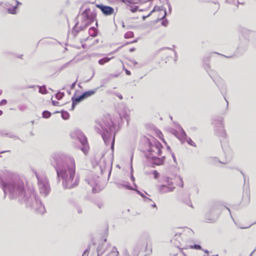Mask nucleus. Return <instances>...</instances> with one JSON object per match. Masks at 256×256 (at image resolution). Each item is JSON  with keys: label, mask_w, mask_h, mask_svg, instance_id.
Returning <instances> with one entry per match:
<instances>
[{"label": "nucleus", "mask_w": 256, "mask_h": 256, "mask_svg": "<svg viewBox=\"0 0 256 256\" xmlns=\"http://www.w3.org/2000/svg\"><path fill=\"white\" fill-rule=\"evenodd\" d=\"M2 94V90H0V95Z\"/></svg>", "instance_id": "47"}, {"label": "nucleus", "mask_w": 256, "mask_h": 256, "mask_svg": "<svg viewBox=\"0 0 256 256\" xmlns=\"http://www.w3.org/2000/svg\"><path fill=\"white\" fill-rule=\"evenodd\" d=\"M156 162H155V164H158V165H160V164H162V162H163V160H162V159L160 158H156Z\"/></svg>", "instance_id": "23"}, {"label": "nucleus", "mask_w": 256, "mask_h": 256, "mask_svg": "<svg viewBox=\"0 0 256 256\" xmlns=\"http://www.w3.org/2000/svg\"><path fill=\"white\" fill-rule=\"evenodd\" d=\"M114 136L113 140H112V145H111V148L112 150L114 148Z\"/></svg>", "instance_id": "28"}, {"label": "nucleus", "mask_w": 256, "mask_h": 256, "mask_svg": "<svg viewBox=\"0 0 256 256\" xmlns=\"http://www.w3.org/2000/svg\"><path fill=\"white\" fill-rule=\"evenodd\" d=\"M126 74H129V75L130 74V71L126 70Z\"/></svg>", "instance_id": "42"}, {"label": "nucleus", "mask_w": 256, "mask_h": 256, "mask_svg": "<svg viewBox=\"0 0 256 256\" xmlns=\"http://www.w3.org/2000/svg\"><path fill=\"white\" fill-rule=\"evenodd\" d=\"M118 115H119V116H120V119L122 120V114H120V113H118Z\"/></svg>", "instance_id": "40"}, {"label": "nucleus", "mask_w": 256, "mask_h": 256, "mask_svg": "<svg viewBox=\"0 0 256 256\" xmlns=\"http://www.w3.org/2000/svg\"><path fill=\"white\" fill-rule=\"evenodd\" d=\"M170 118H171V120H172V116H170Z\"/></svg>", "instance_id": "52"}, {"label": "nucleus", "mask_w": 256, "mask_h": 256, "mask_svg": "<svg viewBox=\"0 0 256 256\" xmlns=\"http://www.w3.org/2000/svg\"><path fill=\"white\" fill-rule=\"evenodd\" d=\"M166 182H167L168 185H172L173 184L172 182V179L170 178H166Z\"/></svg>", "instance_id": "25"}, {"label": "nucleus", "mask_w": 256, "mask_h": 256, "mask_svg": "<svg viewBox=\"0 0 256 256\" xmlns=\"http://www.w3.org/2000/svg\"><path fill=\"white\" fill-rule=\"evenodd\" d=\"M186 142L190 145L196 147L195 143L190 138H188L186 140Z\"/></svg>", "instance_id": "22"}, {"label": "nucleus", "mask_w": 256, "mask_h": 256, "mask_svg": "<svg viewBox=\"0 0 256 256\" xmlns=\"http://www.w3.org/2000/svg\"><path fill=\"white\" fill-rule=\"evenodd\" d=\"M134 37V33L132 32H128L124 34V38H131Z\"/></svg>", "instance_id": "20"}, {"label": "nucleus", "mask_w": 256, "mask_h": 256, "mask_svg": "<svg viewBox=\"0 0 256 256\" xmlns=\"http://www.w3.org/2000/svg\"><path fill=\"white\" fill-rule=\"evenodd\" d=\"M135 20V18H132V21H133V20Z\"/></svg>", "instance_id": "49"}, {"label": "nucleus", "mask_w": 256, "mask_h": 256, "mask_svg": "<svg viewBox=\"0 0 256 256\" xmlns=\"http://www.w3.org/2000/svg\"><path fill=\"white\" fill-rule=\"evenodd\" d=\"M136 8H134V10H132V12H136Z\"/></svg>", "instance_id": "43"}, {"label": "nucleus", "mask_w": 256, "mask_h": 256, "mask_svg": "<svg viewBox=\"0 0 256 256\" xmlns=\"http://www.w3.org/2000/svg\"><path fill=\"white\" fill-rule=\"evenodd\" d=\"M153 174L154 176V178L155 179L157 178L159 176V173L156 170L153 171Z\"/></svg>", "instance_id": "26"}, {"label": "nucleus", "mask_w": 256, "mask_h": 256, "mask_svg": "<svg viewBox=\"0 0 256 256\" xmlns=\"http://www.w3.org/2000/svg\"><path fill=\"white\" fill-rule=\"evenodd\" d=\"M131 179L132 181H134V178L132 175V176H131Z\"/></svg>", "instance_id": "38"}, {"label": "nucleus", "mask_w": 256, "mask_h": 256, "mask_svg": "<svg viewBox=\"0 0 256 256\" xmlns=\"http://www.w3.org/2000/svg\"><path fill=\"white\" fill-rule=\"evenodd\" d=\"M60 116L64 120H68L70 118L69 113H59Z\"/></svg>", "instance_id": "18"}, {"label": "nucleus", "mask_w": 256, "mask_h": 256, "mask_svg": "<svg viewBox=\"0 0 256 256\" xmlns=\"http://www.w3.org/2000/svg\"><path fill=\"white\" fill-rule=\"evenodd\" d=\"M168 24V22L166 20H164L162 22V24L164 26H166Z\"/></svg>", "instance_id": "33"}, {"label": "nucleus", "mask_w": 256, "mask_h": 256, "mask_svg": "<svg viewBox=\"0 0 256 256\" xmlns=\"http://www.w3.org/2000/svg\"><path fill=\"white\" fill-rule=\"evenodd\" d=\"M172 157H173L174 159L175 160V158H174V156H172Z\"/></svg>", "instance_id": "50"}, {"label": "nucleus", "mask_w": 256, "mask_h": 256, "mask_svg": "<svg viewBox=\"0 0 256 256\" xmlns=\"http://www.w3.org/2000/svg\"><path fill=\"white\" fill-rule=\"evenodd\" d=\"M126 114V113H122V114H123V116H124H124H125V114Z\"/></svg>", "instance_id": "46"}, {"label": "nucleus", "mask_w": 256, "mask_h": 256, "mask_svg": "<svg viewBox=\"0 0 256 256\" xmlns=\"http://www.w3.org/2000/svg\"><path fill=\"white\" fill-rule=\"evenodd\" d=\"M2 113H0V116H1V114H2Z\"/></svg>", "instance_id": "53"}, {"label": "nucleus", "mask_w": 256, "mask_h": 256, "mask_svg": "<svg viewBox=\"0 0 256 256\" xmlns=\"http://www.w3.org/2000/svg\"><path fill=\"white\" fill-rule=\"evenodd\" d=\"M110 59L111 58L105 57L104 58L100 59L98 60V64L100 65H104L106 63L108 62L110 60Z\"/></svg>", "instance_id": "16"}, {"label": "nucleus", "mask_w": 256, "mask_h": 256, "mask_svg": "<svg viewBox=\"0 0 256 256\" xmlns=\"http://www.w3.org/2000/svg\"><path fill=\"white\" fill-rule=\"evenodd\" d=\"M82 144L84 146L85 145V144H86L87 143V142L86 140H84V141L83 142H82Z\"/></svg>", "instance_id": "36"}, {"label": "nucleus", "mask_w": 256, "mask_h": 256, "mask_svg": "<svg viewBox=\"0 0 256 256\" xmlns=\"http://www.w3.org/2000/svg\"><path fill=\"white\" fill-rule=\"evenodd\" d=\"M0 185L2 186L4 196L8 194L10 199H17L18 202L22 204H24L28 207L32 206L30 202H29V199L26 194L22 184L13 180L4 182L0 178Z\"/></svg>", "instance_id": "2"}, {"label": "nucleus", "mask_w": 256, "mask_h": 256, "mask_svg": "<svg viewBox=\"0 0 256 256\" xmlns=\"http://www.w3.org/2000/svg\"><path fill=\"white\" fill-rule=\"evenodd\" d=\"M96 7L99 8L102 13L106 16H110L114 12V10L110 6H104L102 4H97Z\"/></svg>", "instance_id": "10"}, {"label": "nucleus", "mask_w": 256, "mask_h": 256, "mask_svg": "<svg viewBox=\"0 0 256 256\" xmlns=\"http://www.w3.org/2000/svg\"><path fill=\"white\" fill-rule=\"evenodd\" d=\"M124 256H130V254L126 250L124 252Z\"/></svg>", "instance_id": "32"}, {"label": "nucleus", "mask_w": 256, "mask_h": 256, "mask_svg": "<svg viewBox=\"0 0 256 256\" xmlns=\"http://www.w3.org/2000/svg\"><path fill=\"white\" fill-rule=\"evenodd\" d=\"M110 122H111V123H112V125L113 126L116 124V122H115L112 120H110Z\"/></svg>", "instance_id": "34"}, {"label": "nucleus", "mask_w": 256, "mask_h": 256, "mask_svg": "<svg viewBox=\"0 0 256 256\" xmlns=\"http://www.w3.org/2000/svg\"><path fill=\"white\" fill-rule=\"evenodd\" d=\"M98 256H118V252L114 246L106 243V240L100 244L97 248Z\"/></svg>", "instance_id": "4"}, {"label": "nucleus", "mask_w": 256, "mask_h": 256, "mask_svg": "<svg viewBox=\"0 0 256 256\" xmlns=\"http://www.w3.org/2000/svg\"><path fill=\"white\" fill-rule=\"evenodd\" d=\"M77 211L78 214H82V209L80 207L77 208Z\"/></svg>", "instance_id": "30"}, {"label": "nucleus", "mask_w": 256, "mask_h": 256, "mask_svg": "<svg viewBox=\"0 0 256 256\" xmlns=\"http://www.w3.org/2000/svg\"><path fill=\"white\" fill-rule=\"evenodd\" d=\"M222 120V118L218 117V119L215 120L212 124L216 127L215 130L218 135L222 137H224L226 136V133L224 129Z\"/></svg>", "instance_id": "8"}, {"label": "nucleus", "mask_w": 256, "mask_h": 256, "mask_svg": "<svg viewBox=\"0 0 256 256\" xmlns=\"http://www.w3.org/2000/svg\"><path fill=\"white\" fill-rule=\"evenodd\" d=\"M43 112H49L48 110H44Z\"/></svg>", "instance_id": "48"}, {"label": "nucleus", "mask_w": 256, "mask_h": 256, "mask_svg": "<svg viewBox=\"0 0 256 256\" xmlns=\"http://www.w3.org/2000/svg\"><path fill=\"white\" fill-rule=\"evenodd\" d=\"M0 112H2L1 110H0Z\"/></svg>", "instance_id": "55"}, {"label": "nucleus", "mask_w": 256, "mask_h": 256, "mask_svg": "<svg viewBox=\"0 0 256 256\" xmlns=\"http://www.w3.org/2000/svg\"><path fill=\"white\" fill-rule=\"evenodd\" d=\"M8 151H2V152H0V154H3V153H4L6 152H7Z\"/></svg>", "instance_id": "44"}, {"label": "nucleus", "mask_w": 256, "mask_h": 256, "mask_svg": "<svg viewBox=\"0 0 256 256\" xmlns=\"http://www.w3.org/2000/svg\"><path fill=\"white\" fill-rule=\"evenodd\" d=\"M52 159V162L56 164L58 177L62 180L63 186L65 188H71L76 186L79 180L77 178L74 180L76 173L74 158L68 156L62 160L58 154H54Z\"/></svg>", "instance_id": "1"}, {"label": "nucleus", "mask_w": 256, "mask_h": 256, "mask_svg": "<svg viewBox=\"0 0 256 256\" xmlns=\"http://www.w3.org/2000/svg\"><path fill=\"white\" fill-rule=\"evenodd\" d=\"M192 248L196 250H201L202 249L201 246L199 244H194V246H192Z\"/></svg>", "instance_id": "27"}, {"label": "nucleus", "mask_w": 256, "mask_h": 256, "mask_svg": "<svg viewBox=\"0 0 256 256\" xmlns=\"http://www.w3.org/2000/svg\"><path fill=\"white\" fill-rule=\"evenodd\" d=\"M152 206L153 207H156V204L154 203L153 204H152Z\"/></svg>", "instance_id": "45"}, {"label": "nucleus", "mask_w": 256, "mask_h": 256, "mask_svg": "<svg viewBox=\"0 0 256 256\" xmlns=\"http://www.w3.org/2000/svg\"><path fill=\"white\" fill-rule=\"evenodd\" d=\"M96 92V89L84 92L82 94L78 96L73 97L72 100V106L78 104L80 101L94 94Z\"/></svg>", "instance_id": "9"}, {"label": "nucleus", "mask_w": 256, "mask_h": 256, "mask_svg": "<svg viewBox=\"0 0 256 256\" xmlns=\"http://www.w3.org/2000/svg\"><path fill=\"white\" fill-rule=\"evenodd\" d=\"M141 248H140V246L139 244H136L134 246V256H138L140 252V251Z\"/></svg>", "instance_id": "15"}, {"label": "nucleus", "mask_w": 256, "mask_h": 256, "mask_svg": "<svg viewBox=\"0 0 256 256\" xmlns=\"http://www.w3.org/2000/svg\"><path fill=\"white\" fill-rule=\"evenodd\" d=\"M166 16V12H164V15L162 17V18H160V19H162V18H164Z\"/></svg>", "instance_id": "37"}, {"label": "nucleus", "mask_w": 256, "mask_h": 256, "mask_svg": "<svg viewBox=\"0 0 256 256\" xmlns=\"http://www.w3.org/2000/svg\"><path fill=\"white\" fill-rule=\"evenodd\" d=\"M178 128L180 129V130L182 132V134L180 136H177L176 135V134H177V132L175 131L173 133L180 140H183V139H185L186 138V134L185 132V131L184 130V129L182 128V127L180 126V125H178Z\"/></svg>", "instance_id": "12"}, {"label": "nucleus", "mask_w": 256, "mask_h": 256, "mask_svg": "<svg viewBox=\"0 0 256 256\" xmlns=\"http://www.w3.org/2000/svg\"><path fill=\"white\" fill-rule=\"evenodd\" d=\"M136 192H138V194L141 196H142V198H145L144 200L146 201V200H150V201H152V200L146 197L140 191H139L138 190H136Z\"/></svg>", "instance_id": "21"}, {"label": "nucleus", "mask_w": 256, "mask_h": 256, "mask_svg": "<svg viewBox=\"0 0 256 256\" xmlns=\"http://www.w3.org/2000/svg\"><path fill=\"white\" fill-rule=\"evenodd\" d=\"M212 159L214 160V162H217V161H218V162H220V163H222V164H225V163H226L225 162H221V161H220V160H218V158H212Z\"/></svg>", "instance_id": "29"}, {"label": "nucleus", "mask_w": 256, "mask_h": 256, "mask_svg": "<svg viewBox=\"0 0 256 256\" xmlns=\"http://www.w3.org/2000/svg\"><path fill=\"white\" fill-rule=\"evenodd\" d=\"M180 181L182 182V184H180V186L182 188H183L184 186V182H183V181L182 180V179L180 178Z\"/></svg>", "instance_id": "35"}, {"label": "nucleus", "mask_w": 256, "mask_h": 256, "mask_svg": "<svg viewBox=\"0 0 256 256\" xmlns=\"http://www.w3.org/2000/svg\"><path fill=\"white\" fill-rule=\"evenodd\" d=\"M104 124L106 127H104L102 124H100L99 126L95 127V130L98 133L100 134L105 143H107L109 138H110V133L112 131V127L108 122L107 123L104 122Z\"/></svg>", "instance_id": "5"}, {"label": "nucleus", "mask_w": 256, "mask_h": 256, "mask_svg": "<svg viewBox=\"0 0 256 256\" xmlns=\"http://www.w3.org/2000/svg\"><path fill=\"white\" fill-rule=\"evenodd\" d=\"M227 208V209L228 210H229V212H230V209H229V208Z\"/></svg>", "instance_id": "51"}, {"label": "nucleus", "mask_w": 256, "mask_h": 256, "mask_svg": "<svg viewBox=\"0 0 256 256\" xmlns=\"http://www.w3.org/2000/svg\"><path fill=\"white\" fill-rule=\"evenodd\" d=\"M38 178V188L40 193L44 196H48L50 191L48 181L46 178Z\"/></svg>", "instance_id": "7"}, {"label": "nucleus", "mask_w": 256, "mask_h": 256, "mask_svg": "<svg viewBox=\"0 0 256 256\" xmlns=\"http://www.w3.org/2000/svg\"><path fill=\"white\" fill-rule=\"evenodd\" d=\"M110 76H112V77H117L118 76L117 75H113V74H110Z\"/></svg>", "instance_id": "41"}, {"label": "nucleus", "mask_w": 256, "mask_h": 256, "mask_svg": "<svg viewBox=\"0 0 256 256\" xmlns=\"http://www.w3.org/2000/svg\"><path fill=\"white\" fill-rule=\"evenodd\" d=\"M116 186L118 188H121L122 187H124L128 190H133V188H132V186L128 185V184H121L118 183V184H116Z\"/></svg>", "instance_id": "17"}, {"label": "nucleus", "mask_w": 256, "mask_h": 256, "mask_svg": "<svg viewBox=\"0 0 256 256\" xmlns=\"http://www.w3.org/2000/svg\"><path fill=\"white\" fill-rule=\"evenodd\" d=\"M88 33L90 36L94 37L97 34V30L94 27H92L89 29Z\"/></svg>", "instance_id": "14"}, {"label": "nucleus", "mask_w": 256, "mask_h": 256, "mask_svg": "<svg viewBox=\"0 0 256 256\" xmlns=\"http://www.w3.org/2000/svg\"><path fill=\"white\" fill-rule=\"evenodd\" d=\"M254 224H256V222H254Z\"/></svg>", "instance_id": "54"}, {"label": "nucleus", "mask_w": 256, "mask_h": 256, "mask_svg": "<svg viewBox=\"0 0 256 256\" xmlns=\"http://www.w3.org/2000/svg\"><path fill=\"white\" fill-rule=\"evenodd\" d=\"M79 28L82 30L96 20V12L94 7L86 8L81 14Z\"/></svg>", "instance_id": "3"}, {"label": "nucleus", "mask_w": 256, "mask_h": 256, "mask_svg": "<svg viewBox=\"0 0 256 256\" xmlns=\"http://www.w3.org/2000/svg\"><path fill=\"white\" fill-rule=\"evenodd\" d=\"M220 205L218 204H214L210 210L206 214L205 219L207 222H214L218 218L220 213Z\"/></svg>", "instance_id": "6"}, {"label": "nucleus", "mask_w": 256, "mask_h": 256, "mask_svg": "<svg viewBox=\"0 0 256 256\" xmlns=\"http://www.w3.org/2000/svg\"><path fill=\"white\" fill-rule=\"evenodd\" d=\"M160 144H158L156 146H153L150 148V151L155 152L156 154H158V155H160L162 151L160 148Z\"/></svg>", "instance_id": "13"}, {"label": "nucleus", "mask_w": 256, "mask_h": 256, "mask_svg": "<svg viewBox=\"0 0 256 256\" xmlns=\"http://www.w3.org/2000/svg\"><path fill=\"white\" fill-rule=\"evenodd\" d=\"M6 104V100H3L1 101L0 104L4 105V104Z\"/></svg>", "instance_id": "31"}, {"label": "nucleus", "mask_w": 256, "mask_h": 256, "mask_svg": "<svg viewBox=\"0 0 256 256\" xmlns=\"http://www.w3.org/2000/svg\"><path fill=\"white\" fill-rule=\"evenodd\" d=\"M90 246H88V248L84 252L82 256H84L86 254V256H88V254L89 252V250H90Z\"/></svg>", "instance_id": "24"}, {"label": "nucleus", "mask_w": 256, "mask_h": 256, "mask_svg": "<svg viewBox=\"0 0 256 256\" xmlns=\"http://www.w3.org/2000/svg\"><path fill=\"white\" fill-rule=\"evenodd\" d=\"M156 8L154 7L153 10L152 12H156Z\"/></svg>", "instance_id": "39"}, {"label": "nucleus", "mask_w": 256, "mask_h": 256, "mask_svg": "<svg viewBox=\"0 0 256 256\" xmlns=\"http://www.w3.org/2000/svg\"><path fill=\"white\" fill-rule=\"evenodd\" d=\"M51 114L52 113H39V116L40 117L42 116V118H48L50 116Z\"/></svg>", "instance_id": "19"}, {"label": "nucleus", "mask_w": 256, "mask_h": 256, "mask_svg": "<svg viewBox=\"0 0 256 256\" xmlns=\"http://www.w3.org/2000/svg\"><path fill=\"white\" fill-rule=\"evenodd\" d=\"M176 188L175 186H168L164 184L160 186V192L162 194H165L169 192H173Z\"/></svg>", "instance_id": "11"}]
</instances>
